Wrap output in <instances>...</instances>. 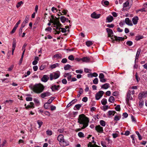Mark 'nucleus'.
<instances>
[{
  "label": "nucleus",
  "mask_w": 147,
  "mask_h": 147,
  "mask_svg": "<svg viewBox=\"0 0 147 147\" xmlns=\"http://www.w3.org/2000/svg\"><path fill=\"white\" fill-rule=\"evenodd\" d=\"M78 120V123L83 125L82 127V129H84L88 125L89 122V119L84 114H82L79 115Z\"/></svg>",
  "instance_id": "1"
},
{
  "label": "nucleus",
  "mask_w": 147,
  "mask_h": 147,
  "mask_svg": "<svg viewBox=\"0 0 147 147\" xmlns=\"http://www.w3.org/2000/svg\"><path fill=\"white\" fill-rule=\"evenodd\" d=\"M31 88L35 92L40 93L43 91L45 87L42 84L39 83L35 84Z\"/></svg>",
  "instance_id": "2"
},
{
  "label": "nucleus",
  "mask_w": 147,
  "mask_h": 147,
  "mask_svg": "<svg viewBox=\"0 0 147 147\" xmlns=\"http://www.w3.org/2000/svg\"><path fill=\"white\" fill-rule=\"evenodd\" d=\"M57 140L59 142V144L61 146L63 147L68 145V143L65 141L64 138V136L62 134H59L57 137Z\"/></svg>",
  "instance_id": "3"
},
{
  "label": "nucleus",
  "mask_w": 147,
  "mask_h": 147,
  "mask_svg": "<svg viewBox=\"0 0 147 147\" xmlns=\"http://www.w3.org/2000/svg\"><path fill=\"white\" fill-rule=\"evenodd\" d=\"M60 74L59 73H53L50 74L49 76L50 80H52L53 79H56L58 78L60 76Z\"/></svg>",
  "instance_id": "4"
},
{
  "label": "nucleus",
  "mask_w": 147,
  "mask_h": 147,
  "mask_svg": "<svg viewBox=\"0 0 147 147\" xmlns=\"http://www.w3.org/2000/svg\"><path fill=\"white\" fill-rule=\"evenodd\" d=\"M147 96V91H144L142 92L139 93L138 95V98L139 99H142Z\"/></svg>",
  "instance_id": "5"
},
{
  "label": "nucleus",
  "mask_w": 147,
  "mask_h": 147,
  "mask_svg": "<svg viewBox=\"0 0 147 147\" xmlns=\"http://www.w3.org/2000/svg\"><path fill=\"white\" fill-rule=\"evenodd\" d=\"M111 39L113 40V41L115 40L117 42H118L120 41L123 40L124 38V37H117L116 36H114L113 37H111Z\"/></svg>",
  "instance_id": "6"
},
{
  "label": "nucleus",
  "mask_w": 147,
  "mask_h": 147,
  "mask_svg": "<svg viewBox=\"0 0 147 147\" xmlns=\"http://www.w3.org/2000/svg\"><path fill=\"white\" fill-rule=\"evenodd\" d=\"M104 93V92L102 91H100L96 95V99L97 100H98L102 96Z\"/></svg>",
  "instance_id": "7"
},
{
  "label": "nucleus",
  "mask_w": 147,
  "mask_h": 147,
  "mask_svg": "<svg viewBox=\"0 0 147 147\" xmlns=\"http://www.w3.org/2000/svg\"><path fill=\"white\" fill-rule=\"evenodd\" d=\"M95 130L99 133H102L103 132V128L100 125H96L95 127Z\"/></svg>",
  "instance_id": "8"
},
{
  "label": "nucleus",
  "mask_w": 147,
  "mask_h": 147,
  "mask_svg": "<svg viewBox=\"0 0 147 147\" xmlns=\"http://www.w3.org/2000/svg\"><path fill=\"white\" fill-rule=\"evenodd\" d=\"M131 92L130 90H129L127 92V98L126 99V100L127 103L129 102V100H132V98L130 96Z\"/></svg>",
  "instance_id": "9"
},
{
  "label": "nucleus",
  "mask_w": 147,
  "mask_h": 147,
  "mask_svg": "<svg viewBox=\"0 0 147 147\" xmlns=\"http://www.w3.org/2000/svg\"><path fill=\"white\" fill-rule=\"evenodd\" d=\"M55 22L54 25H56L59 27H62V24L60 23L59 18H57L55 17V19H54Z\"/></svg>",
  "instance_id": "10"
},
{
  "label": "nucleus",
  "mask_w": 147,
  "mask_h": 147,
  "mask_svg": "<svg viewBox=\"0 0 147 147\" xmlns=\"http://www.w3.org/2000/svg\"><path fill=\"white\" fill-rule=\"evenodd\" d=\"M51 94V93L47 91L43 92L40 94V96L42 98H45V97L49 96Z\"/></svg>",
  "instance_id": "11"
},
{
  "label": "nucleus",
  "mask_w": 147,
  "mask_h": 147,
  "mask_svg": "<svg viewBox=\"0 0 147 147\" xmlns=\"http://www.w3.org/2000/svg\"><path fill=\"white\" fill-rule=\"evenodd\" d=\"M106 30L108 33V36L111 38L112 37V35L113 34V32L112 30L109 28H106Z\"/></svg>",
  "instance_id": "12"
},
{
  "label": "nucleus",
  "mask_w": 147,
  "mask_h": 147,
  "mask_svg": "<svg viewBox=\"0 0 147 147\" xmlns=\"http://www.w3.org/2000/svg\"><path fill=\"white\" fill-rule=\"evenodd\" d=\"M49 77L48 76L44 75L41 79V81L44 82H46L49 80Z\"/></svg>",
  "instance_id": "13"
},
{
  "label": "nucleus",
  "mask_w": 147,
  "mask_h": 147,
  "mask_svg": "<svg viewBox=\"0 0 147 147\" xmlns=\"http://www.w3.org/2000/svg\"><path fill=\"white\" fill-rule=\"evenodd\" d=\"M16 45V40L15 38L13 39V42L12 43V54L13 55V52L15 49Z\"/></svg>",
  "instance_id": "14"
},
{
  "label": "nucleus",
  "mask_w": 147,
  "mask_h": 147,
  "mask_svg": "<svg viewBox=\"0 0 147 147\" xmlns=\"http://www.w3.org/2000/svg\"><path fill=\"white\" fill-rule=\"evenodd\" d=\"M100 14H96L95 12L91 14V17L93 18L98 19L100 18Z\"/></svg>",
  "instance_id": "15"
},
{
  "label": "nucleus",
  "mask_w": 147,
  "mask_h": 147,
  "mask_svg": "<svg viewBox=\"0 0 147 147\" xmlns=\"http://www.w3.org/2000/svg\"><path fill=\"white\" fill-rule=\"evenodd\" d=\"M125 21L126 24L130 26H133V24L131 22V21L129 20V18H126L125 19Z\"/></svg>",
  "instance_id": "16"
},
{
  "label": "nucleus",
  "mask_w": 147,
  "mask_h": 147,
  "mask_svg": "<svg viewBox=\"0 0 147 147\" xmlns=\"http://www.w3.org/2000/svg\"><path fill=\"white\" fill-rule=\"evenodd\" d=\"M60 20L61 21L62 23H64L65 21L67 22L68 21L70 23V20H69L68 19L66 18L65 17L63 16H62L60 17Z\"/></svg>",
  "instance_id": "17"
},
{
  "label": "nucleus",
  "mask_w": 147,
  "mask_h": 147,
  "mask_svg": "<svg viewBox=\"0 0 147 147\" xmlns=\"http://www.w3.org/2000/svg\"><path fill=\"white\" fill-rule=\"evenodd\" d=\"M59 85L56 86V85H54L51 86V88L53 91H54L55 90H58L59 89Z\"/></svg>",
  "instance_id": "18"
},
{
  "label": "nucleus",
  "mask_w": 147,
  "mask_h": 147,
  "mask_svg": "<svg viewBox=\"0 0 147 147\" xmlns=\"http://www.w3.org/2000/svg\"><path fill=\"white\" fill-rule=\"evenodd\" d=\"M64 77H67L68 81H69L71 79L72 75L69 73H65L64 76Z\"/></svg>",
  "instance_id": "19"
},
{
  "label": "nucleus",
  "mask_w": 147,
  "mask_h": 147,
  "mask_svg": "<svg viewBox=\"0 0 147 147\" xmlns=\"http://www.w3.org/2000/svg\"><path fill=\"white\" fill-rule=\"evenodd\" d=\"M139 20L138 18V16H136L134 17L132 19V21L133 24L134 25L137 24Z\"/></svg>",
  "instance_id": "20"
},
{
  "label": "nucleus",
  "mask_w": 147,
  "mask_h": 147,
  "mask_svg": "<svg viewBox=\"0 0 147 147\" xmlns=\"http://www.w3.org/2000/svg\"><path fill=\"white\" fill-rule=\"evenodd\" d=\"M62 56L61 54H56L53 56V59L56 58L57 59H60L62 58Z\"/></svg>",
  "instance_id": "21"
},
{
  "label": "nucleus",
  "mask_w": 147,
  "mask_h": 147,
  "mask_svg": "<svg viewBox=\"0 0 147 147\" xmlns=\"http://www.w3.org/2000/svg\"><path fill=\"white\" fill-rule=\"evenodd\" d=\"M116 113V111H109L108 112V115L110 116H114Z\"/></svg>",
  "instance_id": "22"
},
{
  "label": "nucleus",
  "mask_w": 147,
  "mask_h": 147,
  "mask_svg": "<svg viewBox=\"0 0 147 147\" xmlns=\"http://www.w3.org/2000/svg\"><path fill=\"white\" fill-rule=\"evenodd\" d=\"M113 17L111 16H110L107 18L106 20H107V22H110L113 20Z\"/></svg>",
  "instance_id": "23"
},
{
  "label": "nucleus",
  "mask_w": 147,
  "mask_h": 147,
  "mask_svg": "<svg viewBox=\"0 0 147 147\" xmlns=\"http://www.w3.org/2000/svg\"><path fill=\"white\" fill-rule=\"evenodd\" d=\"M81 60L83 62H88L90 61V58L87 57H84L81 58Z\"/></svg>",
  "instance_id": "24"
},
{
  "label": "nucleus",
  "mask_w": 147,
  "mask_h": 147,
  "mask_svg": "<svg viewBox=\"0 0 147 147\" xmlns=\"http://www.w3.org/2000/svg\"><path fill=\"white\" fill-rule=\"evenodd\" d=\"M109 84L108 83H106L103 85L101 86V88H102L106 89L109 87Z\"/></svg>",
  "instance_id": "25"
},
{
  "label": "nucleus",
  "mask_w": 147,
  "mask_h": 147,
  "mask_svg": "<svg viewBox=\"0 0 147 147\" xmlns=\"http://www.w3.org/2000/svg\"><path fill=\"white\" fill-rule=\"evenodd\" d=\"M141 52V49L140 48L138 49L137 50V52L136 53V59H138Z\"/></svg>",
  "instance_id": "26"
},
{
  "label": "nucleus",
  "mask_w": 147,
  "mask_h": 147,
  "mask_svg": "<svg viewBox=\"0 0 147 147\" xmlns=\"http://www.w3.org/2000/svg\"><path fill=\"white\" fill-rule=\"evenodd\" d=\"M144 38V36L142 35H138L136 36L135 40L137 41L140 40L141 39H142Z\"/></svg>",
  "instance_id": "27"
},
{
  "label": "nucleus",
  "mask_w": 147,
  "mask_h": 147,
  "mask_svg": "<svg viewBox=\"0 0 147 147\" xmlns=\"http://www.w3.org/2000/svg\"><path fill=\"white\" fill-rule=\"evenodd\" d=\"M59 64L58 63H56L53 65H51L50 66V67L51 69H53L54 68H55L59 66Z\"/></svg>",
  "instance_id": "28"
},
{
  "label": "nucleus",
  "mask_w": 147,
  "mask_h": 147,
  "mask_svg": "<svg viewBox=\"0 0 147 147\" xmlns=\"http://www.w3.org/2000/svg\"><path fill=\"white\" fill-rule=\"evenodd\" d=\"M121 117V115H116L114 117V120L116 121H117L119 120Z\"/></svg>",
  "instance_id": "29"
},
{
  "label": "nucleus",
  "mask_w": 147,
  "mask_h": 147,
  "mask_svg": "<svg viewBox=\"0 0 147 147\" xmlns=\"http://www.w3.org/2000/svg\"><path fill=\"white\" fill-rule=\"evenodd\" d=\"M102 3L103 5H105L106 6H108L109 5V2L107 1L103 0L102 1Z\"/></svg>",
  "instance_id": "30"
},
{
  "label": "nucleus",
  "mask_w": 147,
  "mask_h": 147,
  "mask_svg": "<svg viewBox=\"0 0 147 147\" xmlns=\"http://www.w3.org/2000/svg\"><path fill=\"white\" fill-rule=\"evenodd\" d=\"M115 100V99L112 96H111L109 99V101L111 103H113Z\"/></svg>",
  "instance_id": "31"
},
{
  "label": "nucleus",
  "mask_w": 147,
  "mask_h": 147,
  "mask_svg": "<svg viewBox=\"0 0 147 147\" xmlns=\"http://www.w3.org/2000/svg\"><path fill=\"white\" fill-rule=\"evenodd\" d=\"M101 103L102 104L105 105L107 103V100L106 98H104L102 99L101 101Z\"/></svg>",
  "instance_id": "32"
},
{
  "label": "nucleus",
  "mask_w": 147,
  "mask_h": 147,
  "mask_svg": "<svg viewBox=\"0 0 147 147\" xmlns=\"http://www.w3.org/2000/svg\"><path fill=\"white\" fill-rule=\"evenodd\" d=\"M88 147H98V146L97 145L95 144L92 145L91 142H89L88 145Z\"/></svg>",
  "instance_id": "33"
},
{
  "label": "nucleus",
  "mask_w": 147,
  "mask_h": 147,
  "mask_svg": "<svg viewBox=\"0 0 147 147\" xmlns=\"http://www.w3.org/2000/svg\"><path fill=\"white\" fill-rule=\"evenodd\" d=\"M86 44L88 47H89L93 44V43L92 41H88L86 42Z\"/></svg>",
  "instance_id": "34"
},
{
  "label": "nucleus",
  "mask_w": 147,
  "mask_h": 147,
  "mask_svg": "<svg viewBox=\"0 0 147 147\" xmlns=\"http://www.w3.org/2000/svg\"><path fill=\"white\" fill-rule=\"evenodd\" d=\"M140 101L139 103V106L142 107L144 105V101L142 99H139Z\"/></svg>",
  "instance_id": "35"
},
{
  "label": "nucleus",
  "mask_w": 147,
  "mask_h": 147,
  "mask_svg": "<svg viewBox=\"0 0 147 147\" xmlns=\"http://www.w3.org/2000/svg\"><path fill=\"white\" fill-rule=\"evenodd\" d=\"M37 123L39 125L38 128H40L42 125L43 122L40 120H38L37 121Z\"/></svg>",
  "instance_id": "36"
},
{
  "label": "nucleus",
  "mask_w": 147,
  "mask_h": 147,
  "mask_svg": "<svg viewBox=\"0 0 147 147\" xmlns=\"http://www.w3.org/2000/svg\"><path fill=\"white\" fill-rule=\"evenodd\" d=\"M47 134L49 136H51L53 132L51 130H48L46 131Z\"/></svg>",
  "instance_id": "37"
},
{
  "label": "nucleus",
  "mask_w": 147,
  "mask_h": 147,
  "mask_svg": "<svg viewBox=\"0 0 147 147\" xmlns=\"http://www.w3.org/2000/svg\"><path fill=\"white\" fill-rule=\"evenodd\" d=\"M89 75L91 77H96L97 76L98 74L96 73L95 72H94L92 74H88V76H89Z\"/></svg>",
  "instance_id": "38"
},
{
  "label": "nucleus",
  "mask_w": 147,
  "mask_h": 147,
  "mask_svg": "<svg viewBox=\"0 0 147 147\" xmlns=\"http://www.w3.org/2000/svg\"><path fill=\"white\" fill-rule=\"evenodd\" d=\"M100 123L101 125L102 126H105L106 125L105 122L103 120H101L100 121Z\"/></svg>",
  "instance_id": "39"
},
{
  "label": "nucleus",
  "mask_w": 147,
  "mask_h": 147,
  "mask_svg": "<svg viewBox=\"0 0 147 147\" xmlns=\"http://www.w3.org/2000/svg\"><path fill=\"white\" fill-rule=\"evenodd\" d=\"M29 18V15L26 16V17L25 20L23 22H24L26 24L28 23V22Z\"/></svg>",
  "instance_id": "40"
},
{
  "label": "nucleus",
  "mask_w": 147,
  "mask_h": 147,
  "mask_svg": "<svg viewBox=\"0 0 147 147\" xmlns=\"http://www.w3.org/2000/svg\"><path fill=\"white\" fill-rule=\"evenodd\" d=\"M71 67V66L70 65L67 64L64 67V69L66 70H68Z\"/></svg>",
  "instance_id": "41"
},
{
  "label": "nucleus",
  "mask_w": 147,
  "mask_h": 147,
  "mask_svg": "<svg viewBox=\"0 0 147 147\" xmlns=\"http://www.w3.org/2000/svg\"><path fill=\"white\" fill-rule=\"evenodd\" d=\"M13 102V100H6L5 103V104H6L7 103H9V105H10Z\"/></svg>",
  "instance_id": "42"
},
{
  "label": "nucleus",
  "mask_w": 147,
  "mask_h": 147,
  "mask_svg": "<svg viewBox=\"0 0 147 147\" xmlns=\"http://www.w3.org/2000/svg\"><path fill=\"white\" fill-rule=\"evenodd\" d=\"M78 135L80 138H83L84 137V134L81 132H79L78 133Z\"/></svg>",
  "instance_id": "43"
},
{
  "label": "nucleus",
  "mask_w": 147,
  "mask_h": 147,
  "mask_svg": "<svg viewBox=\"0 0 147 147\" xmlns=\"http://www.w3.org/2000/svg\"><path fill=\"white\" fill-rule=\"evenodd\" d=\"M120 106L119 105H117L115 108V109L116 111H120L121 110Z\"/></svg>",
  "instance_id": "44"
},
{
  "label": "nucleus",
  "mask_w": 147,
  "mask_h": 147,
  "mask_svg": "<svg viewBox=\"0 0 147 147\" xmlns=\"http://www.w3.org/2000/svg\"><path fill=\"white\" fill-rule=\"evenodd\" d=\"M126 44L128 46H130L132 45L133 42L131 41H128L127 42Z\"/></svg>",
  "instance_id": "45"
},
{
  "label": "nucleus",
  "mask_w": 147,
  "mask_h": 147,
  "mask_svg": "<svg viewBox=\"0 0 147 147\" xmlns=\"http://www.w3.org/2000/svg\"><path fill=\"white\" fill-rule=\"evenodd\" d=\"M129 2L128 1H127L123 4V7H125L128 6Z\"/></svg>",
  "instance_id": "46"
},
{
  "label": "nucleus",
  "mask_w": 147,
  "mask_h": 147,
  "mask_svg": "<svg viewBox=\"0 0 147 147\" xmlns=\"http://www.w3.org/2000/svg\"><path fill=\"white\" fill-rule=\"evenodd\" d=\"M135 77L137 82H138L140 80V78L138 77V74L136 73L135 75Z\"/></svg>",
  "instance_id": "47"
},
{
  "label": "nucleus",
  "mask_w": 147,
  "mask_h": 147,
  "mask_svg": "<svg viewBox=\"0 0 147 147\" xmlns=\"http://www.w3.org/2000/svg\"><path fill=\"white\" fill-rule=\"evenodd\" d=\"M23 3L22 1H20L18 2L16 5V6L17 8L19 7Z\"/></svg>",
  "instance_id": "48"
},
{
  "label": "nucleus",
  "mask_w": 147,
  "mask_h": 147,
  "mask_svg": "<svg viewBox=\"0 0 147 147\" xmlns=\"http://www.w3.org/2000/svg\"><path fill=\"white\" fill-rule=\"evenodd\" d=\"M136 133L138 136L139 139L140 140H141L142 139V136H141V135L139 134V132L138 131H136Z\"/></svg>",
  "instance_id": "49"
},
{
  "label": "nucleus",
  "mask_w": 147,
  "mask_h": 147,
  "mask_svg": "<svg viewBox=\"0 0 147 147\" xmlns=\"http://www.w3.org/2000/svg\"><path fill=\"white\" fill-rule=\"evenodd\" d=\"M93 83L94 84H97L98 82V80L97 78H95L93 80Z\"/></svg>",
  "instance_id": "50"
},
{
  "label": "nucleus",
  "mask_w": 147,
  "mask_h": 147,
  "mask_svg": "<svg viewBox=\"0 0 147 147\" xmlns=\"http://www.w3.org/2000/svg\"><path fill=\"white\" fill-rule=\"evenodd\" d=\"M49 104L47 103H45L44 105V107L46 109H48L49 108Z\"/></svg>",
  "instance_id": "51"
},
{
  "label": "nucleus",
  "mask_w": 147,
  "mask_h": 147,
  "mask_svg": "<svg viewBox=\"0 0 147 147\" xmlns=\"http://www.w3.org/2000/svg\"><path fill=\"white\" fill-rule=\"evenodd\" d=\"M68 59L71 61H73L74 59V56L72 55H70L68 57Z\"/></svg>",
  "instance_id": "52"
},
{
  "label": "nucleus",
  "mask_w": 147,
  "mask_h": 147,
  "mask_svg": "<svg viewBox=\"0 0 147 147\" xmlns=\"http://www.w3.org/2000/svg\"><path fill=\"white\" fill-rule=\"evenodd\" d=\"M81 105L80 104H77L75 106V107L78 110L81 107Z\"/></svg>",
  "instance_id": "53"
},
{
  "label": "nucleus",
  "mask_w": 147,
  "mask_h": 147,
  "mask_svg": "<svg viewBox=\"0 0 147 147\" xmlns=\"http://www.w3.org/2000/svg\"><path fill=\"white\" fill-rule=\"evenodd\" d=\"M61 29V31L62 32L65 33L66 32L67 30L65 28H59V30H60Z\"/></svg>",
  "instance_id": "54"
},
{
  "label": "nucleus",
  "mask_w": 147,
  "mask_h": 147,
  "mask_svg": "<svg viewBox=\"0 0 147 147\" xmlns=\"http://www.w3.org/2000/svg\"><path fill=\"white\" fill-rule=\"evenodd\" d=\"M87 100L88 98L86 96L84 97L82 99V101L84 102H86L87 101Z\"/></svg>",
  "instance_id": "55"
},
{
  "label": "nucleus",
  "mask_w": 147,
  "mask_h": 147,
  "mask_svg": "<svg viewBox=\"0 0 147 147\" xmlns=\"http://www.w3.org/2000/svg\"><path fill=\"white\" fill-rule=\"evenodd\" d=\"M114 26V25L112 24H108L107 25V26L109 28H113Z\"/></svg>",
  "instance_id": "56"
},
{
  "label": "nucleus",
  "mask_w": 147,
  "mask_h": 147,
  "mask_svg": "<svg viewBox=\"0 0 147 147\" xmlns=\"http://www.w3.org/2000/svg\"><path fill=\"white\" fill-rule=\"evenodd\" d=\"M99 77L100 79L104 78V75L103 74L100 73L99 74Z\"/></svg>",
  "instance_id": "57"
},
{
  "label": "nucleus",
  "mask_w": 147,
  "mask_h": 147,
  "mask_svg": "<svg viewBox=\"0 0 147 147\" xmlns=\"http://www.w3.org/2000/svg\"><path fill=\"white\" fill-rule=\"evenodd\" d=\"M77 101V100L76 99H75L73 100H72L71 102H70V103L73 104H74L75 102H76Z\"/></svg>",
  "instance_id": "58"
},
{
  "label": "nucleus",
  "mask_w": 147,
  "mask_h": 147,
  "mask_svg": "<svg viewBox=\"0 0 147 147\" xmlns=\"http://www.w3.org/2000/svg\"><path fill=\"white\" fill-rule=\"evenodd\" d=\"M26 99L27 101H31L32 100V97H27L26 98Z\"/></svg>",
  "instance_id": "59"
},
{
  "label": "nucleus",
  "mask_w": 147,
  "mask_h": 147,
  "mask_svg": "<svg viewBox=\"0 0 147 147\" xmlns=\"http://www.w3.org/2000/svg\"><path fill=\"white\" fill-rule=\"evenodd\" d=\"M62 82L64 84H66L67 83V81L65 79H63L62 80Z\"/></svg>",
  "instance_id": "60"
},
{
  "label": "nucleus",
  "mask_w": 147,
  "mask_h": 147,
  "mask_svg": "<svg viewBox=\"0 0 147 147\" xmlns=\"http://www.w3.org/2000/svg\"><path fill=\"white\" fill-rule=\"evenodd\" d=\"M51 30H52V28L49 26L47 28H46L45 29V30L46 31H49V32H51Z\"/></svg>",
  "instance_id": "61"
},
{
  "label": "nucleus",
  "mask_w": 147,
  "mask_h": 147,
  "mask_svg": "<svg viewBox=\"0 0 147 147\" xmlns=\"http://www.w3.org/2000/svg\"><path fill=\"white\" fill-rule=\"evenodd\" d=\"M17 28L16 27H15V26H14V28H13V30H12L11 31V34H13L15 31L16 28Z\"/></svg>",
  "instance_id": "62"
},
{
  "label": "nucleus",
  "mask_w": 147,
  "mask_h": 147,
  "mask_svg": "<svg viewBox=\"0 0 147 147\" xmlns=\"http://www.w3.org/2000/svg\"><path fill=\"white\" fill-rule=\"evenodd\" d=\"M34 101L35 103L37 104H39V102L38 99L36 98H34Z\"/></svg>",
  "instance_id": "63"
},
{
  "label": "nucleus",
  "mask_w": 147,
  "mask_h": 147,
  "mask_svg": "<svg viewBox=\"0 0 147 147\" xmlns=\"http://www.w3.org/2000/svg\"><path fill=\"white\" fill-rule=\"evenodd\" d=\"M101 144L103 147H107L105 142L102 141L101 142Z\"/></svg>",
  "instance_id": "64"
}]
</instances>
